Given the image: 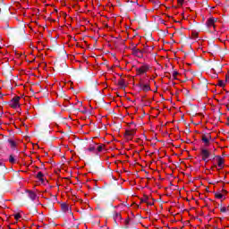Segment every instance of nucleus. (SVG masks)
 <instances>
[{
  "label": "nucleus",
  "instance_id": "ddd939ff",
  "mask_svg": "<svg viewBox=\"0 0 229 229\" xmlns=\"http://www.w3.org/2000/svg\"><path fill=\"white\" fill-rule=\"evenodd\" d=\"M37 178L38 180H39L40 182H44V174H42V172H38L37 174Z\"/></svg>",
  "mask_w": 229,
  "mask_h": 229
},
{
  "label": "nucleus",
  "instance_id": "423d86ee",
  "mask_svg": "<svg viewBox=\"0 0 229 229\" xmlns=\"http://www.w3.org/2000/svg\"><path fill=\"white\" fill-rule=\"evenodd\" d=\"M140 89L143 92H149V90H151V86H149V84H146V83H140Z\"/></svg>",
  "mask_w": 229,
  "mask_h": 229
},
{
  "label": "nucleus",
  "instance_id": "412c9836",
  "mask_svg": "<svg viewBox=\"0 0 229 229\" xmlns=\"http://www.w3.org/2000/svg\"><path fill=\"white\" fill-rule=\"evenodd\" d=\"M220 212H223V213L228 212V208H226V207H222V208H220Z\"/></svg>",
  "mask_w": 229,
  "mask_h": 229
},
{
  "label": "nucleus",
  "instance_id": "6e6552de",
  "mask_svg": "<svg viewBox=\"0 0 229 229\" xmlns=\"http://www.w3.org/2000/svg\"><path fill=\"white\" fill-rule=\"evenodd\" d=\"M210 135L207 136L205 134L202 135V142H204L205 146H208L210 144Z\"/></svg>",
  "mask_w": 229,
  "mask_h": 229
},
{
  "label": "nucleus",
  "instance_id": "7ed1b4c3",
  "mask_svg": "<svg viewBox=\"0 0 229 229\" xmlns=\"http://www.w3.org/2000/svg\"><path fill=\"white\" fill-rule=\"evenodd\" d=\"M216 160L217 165H216L215 167L217 171H221V169L225 167V159L221 157H217Z\"/></svg>",
  "mask_w": 229,
  "mask_h": 229
},
{
  "label": "nucleus",
  "instance_id": "bb28decb",
  "mask_svg": "<svg viewBox=\"0 0 229 229\" xmlns=\"http://www.w3.org/2000/svg\"><path fill=\"white\" fill-rule=\"evenodd\" d=\"M131 126H135V124H133V123H131Z\"/></svg>",
  "mask_w": 229,
  "mask_h": 229
},
{
  "label": "nucleus",
  "instance_id": "20e7f679",
  "mask_svg": "<svg viewBox=\"0 0 229 229\" xmlns=\"http://www.w3.org/2000/svg\"><path fill=\"white\" fill-rule=\"evenodd\" d=\"M216 22H217V18H214V17H211V18H208L206 24H207V27L210 29L213 28V30H216Z\"/></svg>",
  "mask_w": 229,
  "mask_h": 229
},
{
  "label": "nucleus",
  "instance_id": "f8f14e48",
  "mask_svg": "<svg viewBox=\"0 0 229 229\" xmlns=\"http://www.w3.org/2000/svg\"><path fill=\"white\" fill-rule=\"evenodd\" d=\"M118 85L121 87V89H126V81L123 79L118 81Z\"/></svg>",
  "mask_w": 229,
  "mask_h": 229
},
{
  "label": "nucleus",
  "instance_id": "9d476101",
  "mask_svg": "<svg viewBox=\"0 0 229 229\" xmlns=\"http://www.w3.org/2000/svg\"><path fill=\"white\" fill-rule=\"evenodd\" d=\"M121 219H123V216H121V213L114 212V220L115 223H121Z\"/></svg>",
  "mask_w": 229,
  "mask_h": 229
},
{
  "label": "nucleus",
  "instance_id": "cd10ccee",
  "mask_svg": "<svg viewBox=\"0 0 229 229\" xmlns=\"http://www.w3.org/2000/svg\"><path fill=\"white\" fill-rule=\"evenodd\" d=\"M227 121H228V123H229V116L227 117Z\"/></svg>",
  "mask_w": 229,
  "mask_h": 229
},
{
  "label": "nucleus",
  "instance_id": "f03ea898",
  "mask_svg": "<svg viewBox=\"0 0 229 229\" xmlns=\"http://www.w3.org/2000/svg\"><path fill=\"white\" fill-rule=\"evenodd\" d=\"M21 101V97H14L10 102H9V106H11V108H19L21 106L20 104Z\"/></svg>",
  "mask_w": 229,
  "mask_h": 229
},
{
  "label": "nucleus",
  "instance_id": "dca6fc26",
  "mask_svg": "<svg viewBox=\"0 0 229 229\" xmlns=\"http://www.w3.org/2000/svg\"><path fill=\"white\" fill-rule=\"evenodd\" d=\"M88 151H89L90 153H96V146H90L89 148H88Z\"/></svg>",
  "mask_w": 229,
  "mask_h": 229
},
{
  "label": "nucleus",
  "instance_id": "b1692460",
  "mask_svg": "<svg viewBox=\"0 0 229 229\" xmlns=\"http://www.w3.org/2000/svg\"><path fill=\"white\" fill-rule=\"evenodd\" d=\"M226 81H229V71L227 72V74L225 75Z\"/></svg>",
  "mask_w": 229,
  "mask_h": 229
},
{
  "label": "nucleus",
  "instance_id": "9b49d317",
  "mask_svg": "<svg viewBox=\"0 0 229 229\" xmlns=\"http://www.w3.org/2000/svg\"><path fill=\"white\" fill-rule=\"evenodd\" d=\"M133 54L135 55V56H137L138 58H142L143 54L142 51L140 49H136L133 51Z\"/></svg>",
  "mask_w": 229,
  "mask_h": 229
},
{
  "label": "nucleus",
  "instance_id": "a211bd4d",
  "mask_svg": "<svg viewBox=\"0 0 229 229\" xmlns=\"http://www.w3.org/2000/svg\"><path fill=\"white\" fill-rule=\"evenodd\" d=\"M178 74H180L178 72H176V71H174V72H173V78H174V80H178Z\"/></svg>",
  "mask_w": 229,
  "mask_h": 229
},
{
  "label": "nucleus",
  "instance_id": "1a4fd4ad",
  "mask_svg": "<svg viewBox=\"0 0 229 229\" xmlns=\"http://www.w3.org/2000/svg\"><path fill=\"white\" fill-rule=\"evenodd\" d=\"M28 196L29 198L32 200L35 201L37 199V193H35L34 191H31L30 190L27 191Z\"/></svg>",
  "mask_w": 229,
  "mask_h": 229
},
{
  "label": "nucleus",
  "instance_id": "393cba45",
  "mask_svg": "<svg viewBox=\"0 0 229 229\" xmlns=\"http://www.w3.org/2000/svg\"><path fill=\"white\" fill-rule=\"evenodd\" d=\"M219 86H220V87H224V86H225V83L223 82V81H219Z\"/></svg>",
  "mask_w": 229,
  "mask_h": 229
},
{
  "label": "nucleus",
  "instance_id": "f3484780",
  "mask_svg": "<svg viewBox=\"0 0 229 229\" xmlns=\"http://www.w3.org/2000/svg\"><path fill=\"white\" fill-rule=\"evenodd\" d=\"M96 151H98V153H101V151H103V145H98L96 147Z\"/></svg>",
  "mask_w": 229,
  "mask_h": 229
},
{
  "label": "nucleus",
  "instance_id": "4be33fe9",
  "mask_svg": "<svg viewBox=\"0 0 229 229\" xmlns=\"http://www.w3.org/2000/svg\"><path fill=\"white\" fill-rule=\"evenodd\" d=\"M14 219H15L16 221H19V220L21 219V214H16V215H14Z\"/></svg>",
  "mask_w": 229,
  "mask_h": 229
},
{
  "label": "nucleus",
  "instance_id": "4468645a",
  "mask_svg": "<svg viewBox=\"0 0 229 229\" xmlns=\"http://www.w3.org/2000/svg\"><path fill=\"white\" fill-rule=\"evenodd\" d=\"M9 162H10V164H15V162H17V159H15V156L14 155H10Z\"/></svg>",
  "mask_w": 229,
  "mask_h": 229
},
{
  "label": "nucleus",
  "instance_id": "0eeeda50",
  "mask_svg": "<svg viewBox=\"0 0 229 229\" xmlns=\"http://www.w3.org/2000/svg\"><path fill=\"white\" fill-rule=\"evenodd\" d=\"M136 131L135 129H129L125 131V137H127V139H131V137H133V135H135Z\"/></svg>",
  "mask_w": 229,
  "mask_h": 229
},
{
  "label": "nucleus",
  "instance_id": "aec40b11",
  "mask_svg": "<svg viewBox=\"0 0 229 229\" xmlns=\"http://www.w3.org/2000/svg\"><path fill=\"white\" fill-rule=\"evenodd\" d=\"M61 207H62L64 212H67V210H69V207H67L66 204H62Z\"/></svg>",
  "mask_w": 229,
  "mask_h": 229
},
{
  "label": "nucleus",
  "instance_id": "39448f33",
  "mask_svg": "<svg viewBox=\"0 0 229 229\" xmlns=\"http://www.w3.org/2000/svg\"><path fill=\"white\" fill-rule=\"evenodd\" d=\"M200 155L202 157V160L204 162L208 161V158L210 157V151L207 148H201Z\"/></svg>",
  "mask_w": 229,
  "mask_h": 229
},
{
  "label": "nucleus",
  "instance_id": "2eb2a0df",
  "mask_svg": "<svg viewBox=\"0 0 229 229\" xmlns=\"http://www.w3.org/2000/svg\"><path fill=\"white\" fill-rule=\"evenodd\" d=\"M11 148H17V142L13 141V140H8Z\"/></svg>",
  "mask_w": 229,
  "mask_h": 229
},
{
  "label": "nucleus",
  "instance_id": "6ab92c4d",
  "mask_svg": "<svg viewBox=\"0 0 229 229\" xmlns=\"http://www.w3.org/2000/svg\"><path fill=\"white\" fill-rule=\"evenodd\" d=\"M215 198H216L217 199H223V194L222 193H216Z\"/></svg>",
  "mask_w": 229,
  "mask_h": 229
},
{
  "label": "nucleus",
  "instance_id": "f257e3e1",
  "mask_svg": "<svg viewBox=\"0 0 229 229\" xmlns=\"http://www.w3.org/2000/svg\"><path fill=\"white\" fill-rule=\"evenodd\" d=\"M151 69V66L148 64H143L141 66L136 69L137 76H142V74H146Z\"/></svg>",
  "mask_w": 229,
  "mask_h": 229
},
{
  "label": "nucleus",
  "instance_id": "5701e85b",
  "mask_svg": "<svg viewBox=\"0 0 229 229\" xmlns=\"http://www.w3.org/2000/svg\"><path fill=\"white\" fill-rule=\"evenodd\" d=\"M183 1L184 0H177V3H178V4H180L182 6V4H183Z\"/></svg>",
  "mask_w": 229,
  "mask_h": 229
},
{
  "label": "nucleus",
  "instance_id": "a878e982",
  "mask_svg": "<svg viewBox=\"0 0 229 229\" xmlns=\"http://www.w3.org/2000/svg\"><path fill=\"white\" fill-rule=\"evenodd\" d=\"M3 165V162L0 161V166Z\"/></svg>",
  "mask_w": 229,
  "mask_h": 229
}]
</instances>
